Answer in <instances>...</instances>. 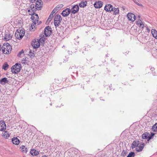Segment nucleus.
Returning <instances> with one entry per match:
<instances>
[{
    "label": "nucleus",
    "mask_w": 157,
    "mask_h": 157,
    "mask_svg": "<svg viewBox=\"0 0 157 157\" xmlns=\"http://www.w3.org/2000/svg\"><path fill=\"white\" fill-rule=\"evenodd\" d=\"M39 40L37 39L35 40L32 44V46L35 49L38 48L40 46V42H44L45 40V38L43 34H41Z\"/></svg>",
    "instance_id": "obj_1"
},
{
    "label": "nucleus",
    "mask_w": 157,
    "mask_h": 157,
    "mask_svg": "<svg viewBox=\"0 0 157 157\" xmlns=\"http://www.w3.org/2000/svg\"><path fill=\"white\" fill-rule=\"evenodd\" d=\"M2 48L3 53L5 54L10 53L12 49L11 46L8 43L4 44Z\"/></svg>",
    "instance_id": "obj_2"
},
{
    "label": "nucleus",
    "mask_w": 157,
    "mask_h": 157,
    "mask_svg": "<svg viewBox=\"0 0 157 157\" xmlns=\"http://www.w3.org/2000/svg\"><path fill=\"white\" fill-rule=\"evenodd\" d=\"M21 66L20 64L16 63L11 68V71L13 73L17 74L20 71Z\"/></svg>",
    "instance_id": "obj_3"
},
{
    "label": "nucleus",
    "mask_w": 157,
    "mask_h": 157,
    "mask_svg": "<svg viewBox=\"0 0 157 157\" xmlns=\"http://www.w3.org/2000/svg\"><path fill=\"white\" fill-rule=\"evenodd\" d=\"M62 18L61 16L59 14H57L54 18V24L55 26H58L61 22Z\"/></svg>",
    "instance_id": "obj_4"
},
{
    "label": "nucleus",
    "mask_w": 157,
    "mask_h": 157,
    "mask_svg": "<svg viewBox=\"0 0 157 157\" xmlns=\"http://www.w3.org/2000/svg\"><path fill=\"white\" fill-rule=\"evenodd\" d=\"M52 33L51 29L50 27L48 26L46 27L44 29V35H44L45 37L49 36L51 35Z\"/></svg>",
    "instance_id": "obj_5"
},
{
    "label": "nucleus",
    "mask_w": 157,
    "mask_h": 157,
    "mask_svg": "<svg viewBox=\"0 0 157 157\" xmlns=\"http://www.w3.org/2000/svg\"><path fill=\"white\" fill-rule=\"evenodd\" d=\"M17 31H17L15 33V36L17 39H20L22 38L24 36L25 33L22 30H20L19 31L18 30Z\"/></svg>",
    "instance_id": "obj_6"
},
{
    "label": "nucleus",
    "mask_w": 157,
    "mask_h": 157,
    "mask_svg": "<svg viewBox=\"0 0 157 157\" xmlns=\"http://www.w3.org/2000/svg\"><path fill=\"white\" fill-rule=\"evenodd\" d=\"M31 18L33 21V22L35 25L38 23L39 17L38 15L36 13H33L32 15Z\"/></svg>",
    "instance_id": "obj_7"
},
{
    "label": "nucleus",
    "mask_w": 157,
    "mask_h": 157,
    "mask_svg": "<svg viewBox=\"0 0 157 157\" xmlns=\"http://www.w3.org/2000/svg\"><path fill=\"white\" fill-rule=\"evenodd\" d=\"M42 4L43 3L41 0H38L36 1L35 7L37 10H39L40 9Z\"/></svg>",
    "instance_id": "obj_8"
},
{
    "label": "nucleus",
    "mask_w": 157,
    "mask_h": 157,
    "mask_svg": "<svg viewBox=\"0 0 157 157\" xmlns=\"http://www.w3.org/2000/svg\"><path fill=\"white\" fill-rule=\"evenodd\" d=\"M127 16L128 20L132 21H134L136 19V16L135 15L132 13H128L127 15Z\"/></svg>",
    "instance_id": "obj_9"
},
{
    "label": "nucleus",
    "mask_w": 157,
    "mask_h": 157,
    "mask_svg": "<svg viewBox=\"0 0 157 157\" xmlns=\"http://www.w3.org/2000/svg\"><path fill=\"white\" fill-rule=\"evenodd\" d=\"M71 11V10L70 9L67 8L63 11L61 14L64 17H66L69 15Z\"/></svg>",
    "instance_id": "obj_10"
},
{
    "label": "nucleus",
    "mask_w": 157,
    "mask_h": 157,
    "mask_svg": "<svg viewBox=\"0 0 157 157\" xmlns=\"http://www.w3.org/2000/svg\"><path fill=\"white\" fill-rule=\"evenodd\" d=\"M104 9L107 12H110L113 11V7L111 5L108 4L105 5Z\"/></svg>",
    "instance_id": "obj_11"
},
{
    "label": "nucleus",
    "mask_w": 157,
    "mask_h": 157,
    "mask_svg": "<svg viewBox=\"0 0 157 157\" xmlns=\"http://www.w3.org/2000/svg\"><path fill=\"white\" fill-rule=\"evenodd\" d=\"M79 7L78 5H75L71 9V13H72L75 14L78 11Z\"/></svg>",
    "instance_id": "obj_12"
},
{
    "label": "nucleus",
    "mask_w": 157,
    "mask_h": 157,
    "mask_svg": "<svg viewBox=\"0 0 157 157\" xmlns=\"http://www.w3.org/2000/svg\"><path fill=\"white\" fill-rule=\"evenodd\" d=\"M142 137L143 139H147L148 141L151 139V136H150L149 134L147 133H144L142 135Z\"/></svg>",
    "instance_id": "obj_13"
},
{
    "label": "nucleus",
    "mask_w": 157,
    "mask_h": 157,
    "mask_svg": "<svg viewBox=\"0 0 157 157\" xmlns=\"http://www.w3.org/2000/svg\"><path fill=\"white\" fill-rule=\"evenodd\" d=\"M6 128V124L3 121H0V130L3 131Z\"/></svg>",
    "instance_id": "obj_14"
},
{
    "label": "nucleus",
    "mask_w": 157,
    "mask_h": 157,
    "mask_svg": "<svg viewBox=\"0 0 157 157\" xmlns=\"http://www.w3.org/2000/svg\"><path fill=\"white\" fill-rule=\"evenodd\" d=\"M102 6V2L99 1L95 3L94 4V7L97 8H100Z\"/></svg>",
    "instance_id": "obj_15"
},
{
    "label": "nucleus",
    "mask_w": 157,
    "mask_h": 157,
    "mask_svg": "<svg viewBox=\"0 0 157 157\" xmlns=\"http://www.w3.org/2000/svg\"><path fill=\"white\" fill-rule=\"evenodd\" d=\"M144 147V144H139V145L137 147H136V150L137 152H140L142 151Z\"/></svg>",
    "instance_id": "obj_16"
},
{
    "label": "nucleus",
    "mask_w": 157,
    "mask_h": 157,
    "mask_svg": "<svg viewBox=\"0 0 157 157\" xmlns=\"http://www.w3.org/2000/svg\"><path fill=\"white\" fill-rule=\"evenodd\" d=\"M13 144L15 145H18L20 143L19 140L16 137H13L12 140Z\"/></svg>",
    "instance_id": "obj_17"
},
{
    "label": "nucleus",
    "mask_w": 157,
    "mask_h": 157,
    "mask_svg": "<svg viewBox=\"0 0 157 157\" xmlns=\"http://www.w3.org/2000/svg\"><path fill=\"white\" fill-rule=\"evenodd\" d=\"M140 144L138 141H134L133 142L132 144V147L133 149L134 148L137 147Z\"/></svg>",
    "instance_id": "obj_18"
},
{
    "label": "nucleus",
    "mask_w": 157,
    "mask_h": 157,
    "mask_svg": "<svg viewBox=\"0 0 157 157\" xmlns=\"http://www.w3.org/2000/svg\"><path fill=\"white\" fill-rule=\"evenodd\" d=\"M12 37V35L9 33H7L6 34L4 39L5 41H7L11 39Z\"/></svg>",
    "instance_id": "obj_19"
},
{
    "label": "nucleus",
    "mask_w": 157,
    "mask_h": 157,
    "mask_svg": "<svg viewBox=\"0 0 157 157\" xmlns=\"http://www.w3.org/2000/svg\"><path fill=\"white\" fill-rule=\"evenodd\" d=\"M151 33L153 37L157 39V31L156 30L152 29L151 30Z\"/></svg>",
    "instance_id": "obj_20"
},
{
    "label": "nucleus",
    "mask_w": 157,
    "mask_h": 157,
    "mask_svg": "<svg viewBox=\"0 0 157 157\" xmlns=\"http://www.w3.org/2000/svg\"><path fill=\"white\" fill-rule=\"evenodd\" d=\"M30 153L33 155H36L39 154V152L35 149H33L30 151Z\"/></svg>",
    "instance_id": "obj_21"
},
{
    "label": "nucleus",
    "mask_w": 157,
    "mask_h": 157,
    "mask_svg": "<svg viewBox=\"0 0 157 157\" xmlns=\"http://www.w3.org/2000/svg\"><path fill=\"white\" fill-rule=\"evenodd\" d=\"M21 151L23 153H26L27 151V149L25 146L23 145L21 147Z\"/></svg>",
    "instance_id": "obj_22"
},
{
    "label": "nucleus",
    "mask_w": 157,
    "mask_h": 157,
    "mask_svg": "<svg viewBox=\"0 0 157 157\" xmlns=\"http://www.w3.org/2000/svg\"><path fill=\"white\" fill-rule=\"evenodd\" d=\"M87 2H86L82 1L79 4V6L80 7H84L86 6Z\"/></svg>",
    "instance_id": "obj_23"
},
{
    "label": "nucleus",
    "mask_w": 157,
    "mask_h": 157,
    "mask_svg": "<svg viewBox=\"0 0 157 157\" xmlns=\"http://www.w3.org/2000/svg\"><path fill=\"white\" fill-rule=\"evenodd\" d=\"M63 6V5L62 4H60L58 5L54 9L56 10L57 11L59 10L60 9L62 8Z\"/></svg>",
    "instance_id": "obj_24"
},
{
    "label": "nucleus",
    "mask_w": 157,
    "mask_h": 157,
    "mask_svg": "<svg viewBox=\"0 0 157 157\" xmlns=\"http://www.w3.org/2000/svg\"><path fill=\"white\" fill-rule=\"evenodd\" d=\"M113 14L115 15L118 14L119 13V9L118 8H113Z\"/></svg>",
    "instance_id": "obj_25"
},
{
    "label": "nucleus",
    "mask_w": 157,
    "mask_h": 157,
    "mask_svg": "<svg viewBox=\"0 0 157 157\" xmlns=\"http://www.w3.org/2000/svg\"><path fill=\"white\" fill-rule=\"evenodd\" d=\"M2 134L3 136L5 138H7L9 137L10 136L9 134L7 131H5L3 132Z\"/></svg>",
    "instance_id": "obj_26"
},
{
    "label": "nucleus",
    "mask_w": 157,
    "mask_h": 157,
    "mask_svg": "<svg viewBox=\"0 0 157 157\" xmlns=\"http://www.w3.org/2000/svg\"><path fill=\"white\" fill-rule=\"evenodd\" d=\"M30 8L33 13L35 12V11L37 10L35 7V5L33 4H32L30 6Z\"/></svg>",
    "instance_id": "obj_27"
},
{
    "label": "nucleus",
    "mask_w": 157,
    "mask_h": 157,
    "mask_svg": "<svg viewBox=\"0 0 157 157\" xmlns=\"http://www.w3.org/2000/svg\"><path fill=\"white\" fill-rule=\"evenodd\" d=\"M154 132L157 131V123L155 124L152 128Z\"/></svg>",
    "instance_id": "obj_28"
},
{
    "label": "nucleus",
    "mask_w": 157,
    "mask_h": 157,
    "mask_svg": "<svg viewBox=\"0 0 157 157\" xmlns=\"http://www.w3.org/2000/svg\"><path fill=\"white\" fill-rule=\"evenodd\" d=\"M135 155V153L133 152H131L129 154L127 157H134Z\"/></svg>",
    "instance_id": "obj_29"
},
{
    "label": "nucleus",
    "mask_w": 157,
    "mask_h": 157,
    "mask_svg": "<svg viewBox=\"0 0 157 157\" xmlns=\"http://www.w3.org/2000/svg\"><path fill=\"white\" fill-rule=\"evenodd\" d=\"M8 67V65L7 63H5L3 66L2 68L4 69L5 70H6Z\"/></svg>",
    "instance_id": "obj_30"
},
{
    "label": "nucleus",
    "mask_w": 157,
    "mask_h": 157,
    "mask_svg": "<svg viewBox=\"0 0 157 157\" xmlns=\"http://www.w3.org/2000/svg\"><path fill=\"white\" fill-rule=\"evenodd\" d=\"M28 60V58H23L21 60V63H22L26 64V61Z\"/></svg>",
    "instance_id": "obj_31"
},
{
    "label": "nucleus",
    "mask_w": 157,
    "mask_h": 157,
    "mask_svg": "<svg viewBox=\"0 0 157 157\" xmlns=\"http://www.w3.org/2000/svg\"><path fill=\"white\" fill-rule=\"evenodd\" d=\"M1 82H4L5 83L7 82L8 81L7 80V78H3L1 80Z\"/></svg>",
    "instance_id": "obj_32"
},
{
    "label": "nucleus",
    "mask_w": 157,
    "mask_h": 157,
    "mask_svg": "<svg viewBox=\"0 0 157 157\" xmlns=\"http://www.w3.org/2000/svg\"><path fill=\"white\" fill-rule=\"evenodd\" d=\"M34 54L33 52H31L30 50L28 56H29L30 57H33L34 56Z\"/></svg>",
    "instance_id": "obj_33"
},
{
    "label": "nucleus",
    "mask_w": 157,
    "mask_h": 157,
    "mask_svg": "<svg viewBox=\"0 0 157 157\" xmlns=\"http://www.w3.org/2000/svg\"><path fill=\"white\" fill-rule=\"evenodd\" d=\"M53 15H51V14L50 16H49V17L48 18L47 20L50 21L52 19V18L53 17Z\"/></svg>",
    "instance_id": "obj_34"
},
{
    "label": "nucleus",
    "mask_w": 157,
    "mask_h": 157,
    "mask_svg": "<svg viewBox=\"0 0 157 157\" xmlns=\"http://www.w3.org/2000/svg\"><path fill=\"white\" fill-rule=\"evenodd\" d=\"M24 53V52L23 50H22L21 52H20L18 54V56L19 57H21V55L22 54H23Z\"/></svg>",
    "instance_id": "obj_35"
},
{
    "label": "nucleus",
    "mask_w": 157,
    "mask_h": 157,
    "mask_svg": "<svg viewBox=\"0 0 157 157\" xmlns=\"http://www.w3.org/2000/svg\"><path fill=\"white\" fill-rule=\"evenodd\" d=\"M57 12V11L56 10H55V9H54L53 11H52L51 13V15H53L54 14Z\"/></svg>",
    "instance_id": "obj_36"
},
{
    "label": "nucleus",
    "mask_w": 157,
    "mask_h": 157,
    "mask_svg": "<svg viewBox=\"0 0 157 157\" xmlns=\"http://www.w3.org/2000/svg\"><path fill=\"white\" fill-rule=\"evenodd\" d=\"M139 25V26L140 28H144V24L142 22L140 23Z\"/></svg>",
    "instance_id": "obj_37"
},
{
    "label": "nucleus",
    "mask_w": 157,
    "mask_h": 157,
    "mask_svg": "<svg viewBox=\"0 0 157 157\" xmlns=\"http://www.w3.org/2000/svg\"><path fill=\"white\" fill-rule=\"evenodd\" d=\"M134 2L138 6H142V5L141 4L139 3L138 2H137L136 1H134Z\"/></svg>",
    "instance_id": "obj_38"
},
{
    "label": "nucleus",
    "mask_w": 157,
    "mask_h": 157,
    "mask_svg": "<svg viewBox=\"0 0 157 157\" xmlns=\"http://www.w3.org/2000/svg\"><path fill=\"white\" fill-rule=\"evenodd\" d=\"M141 20L138 21L137 22V24L138 25H139L140 23H142V22H141Z\"/></svg>",
    "instance_id": "obj_39"
},
{
    "label": "nucleus",
    "mask_w": 157,
    "mask_h": 157,
    "mask_svg": "<svg viewBox=\"0 0 157 157\" xmlns=\"http://www.w3.org/2000/svg\"><path fill=\"white\" fill-rule=\"evenodd\" d=\"M31 10H30V9H28V12H31V13H29V15H31V14L32 13H31Z\"/></svg>",
    "instance_id": "obj_40"
},
{
    "label": "nucleus",
    "mask_w": 157,
    "mask_h": 157,
    "mask_svg": "<svg viewBox=\"0 0 157 157\" xmlns=\"http://www.w3.org/2000/svg\"><path fill=\"white\" fill-rule=\"evenodd\" d=\"M33 27H35V26H34V25L32 24L31 25V27L32 28V29H33Z\"/></svg>",
    "instance_id": "obj_41"
},
{
    "label": "nucleus",
    "mask_w": 157,
    "mask_h": 157,
    "mask_svg": "<svg viewBox=\"0 0 157 157\" xmlns=\"http://www.w3.org/2000/svg\"><path fill=\"white\" fill-rule=\"evenodd\" d=\"M36 0H31V2L32 3H33L35 2Z\"/></svg>",
    "instance_id": "obj_42"
},
{
    "label": "nucleus",
    "mask_w": 157,
    "mask_h": 157,
    "mask_svg": "<svg viewBox=\"0 0 157 157\" xmlns=\"http://www.w3.org/2000/svg\"><path fill=\"white\" fill-rule=\"evenodd\" d=\"M1 45H0V51H1Z\"/></svg>",
    "instance_id": "obj_43"
},
{
    "label": "nucleus",
    "mask_w": 157,
    "mask_h": 157,
    "mask_svg": "<svg viewBox=\"0 0 157 157\" xmlns=\"http://www.w3.org/2000/svg\"><path fill=\"white\" fill-rule=\"evenodd\" d=\"M50 105H51L52 104H50Z\"/></svg>",
    "instance_id": "obj_44"
}]
</instances>
